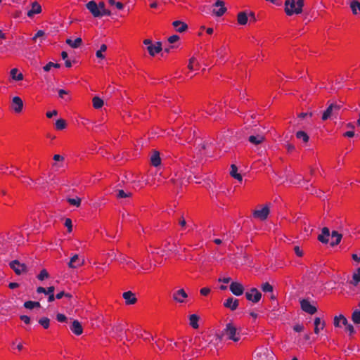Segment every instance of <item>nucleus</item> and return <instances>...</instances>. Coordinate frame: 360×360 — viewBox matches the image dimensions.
<instances>
[{"mask_svg":"<svg viewBox=\"0 0 360 360\" xmlns=\"http://www.w3.org/2000/svg\"><path fill=\"white\" fill-rule=\"evenodd\" d=\"M345 330L349 333V335H352L354 333H355L354 326L350 323L345 326Z\"/></svg>","mask_w":360,"mask_h":360,"instance_id":"09e8293b","label":"nucleus"},{"mask_svg":"<svg viewBox=\"0 0 360 360\" xmlns=\"http://www.w3.org/2000/svg\"><path fill=\"white\" fill-rule=\"evenodd\" d=\"M41 12V7L37 1H34L32 4V8L27 12V15L32 18L35 14L40 13Z\"/></svg>","mask_w":360,"mask_h":360,"instance_id":"a211bd4d","label":"nucleus"},{"mask_svg":"<svg viewBox=\"0 0 360 360\" xmlns=\"http://www.w3.org/2000/svg\"><path fill=\"white\" fill-rule=\"evenodd\" d=\"M179 39V37L178 35L174 34L168 38V41L170 44H173V43L176 42Z\"/></svg>","mask_w":360,"mask_h":360,"instance_id":"3c124183","label":"nucleus"},{"mask_svg":"<svg viewBox=\"0 0 360 360\" xmlns=\"http://www.w3.org/2000/svg\"><path fill=\"white\" fill-rule=\"evenodd\" d=\"M11 109L17 114L20 113L23 109V101L19 96H15L12 98Z\"/></svg>","mask_w":360,"mask_h":360,"instance_id":"423d86ee","label":"nucleus"},{"mask_svg":"<svg viewBox=\"0 0 360 360\" xmlns=\"http://www.w3.org/2000/svg\"><path fill=\"white\" fill-rule=\"evenodd\" d=\"M245 297L253 303H257L262 297V293L257 288H252L245 292Z\"/></svg>","mask_w":360,"mask_h":360,"instance_id":"39448f33","label":"nucleus"},{"mask_svg":"<svg viewBox=\"0 0 360 360\" xmlns=\"http://www.w3.org/2000/svg\"><path fill=\"white\" fill-rule=\"evenodd\" d=\"M122 297L125 300L126 305H132L135 304L137 302V298L136 297L135 294L131 291H127L122 294Z\"/></svg>","mask_w":360,"mask_h":360,"instance_id":"9b49d317","label":"nucleus"},{"mask_svg":"<svg viewBox=\"0 0 360 360\" xmlns=\"http://www.w3.org/2000/svg\"><path fill=\"white\" fill-rule=\"evenodd\" d=\"M261 288L265 292H273V286L268 282L262 283L261 285Z\"/></svg>","mask_w":360,"mask_h":360,"instance_id":"ea45409f","label":"nucleus"},{"mask_svg":"<svg viewBox=\"0 0 360 360\" xmlns=\"http://www.w3.org/2000/svg\"><path fill=\"white\" fill-rule=\"evenodd\" d=\"M56 129L57 130H63L66 128L67 123L66 121L63 119H59L56 122Z\"/></svg>","mask_w":360,"mask_h":360,"instance_id":"72a5a7b5","label":"nucleus"},{"mask_svg":"<svg viewBox=\"0 0 360 360\" xmlns=\"http://www.w3.org/2000/svg\"><path fill=\"white\" fill-rule=\"evenodd\" d=\"M231 168L230 175L234 179L241 181L243 177L240 174L238 173V167L235 165H231Z\"/></svg>","mask_w":360,"mask_h":360,"instance_id":"c85d7f7f","label":"nucleus"},{"mask_svg":"<svg viewBox=\"0 0 360 360\" xmlns=\"http://www.w3.org/2000/svg\"><path fill=\"white\" fill-rule=\"evenodd\" d=\"M340 321H341V319L339 318V316H335L334 321H333V324H334L335 327H341L340 323Z\"/></svg>","mask_w":360,"mask_h":360,"instance_id":"4d7b16f0","label":"nucleus"},{"mask_svg":"<svg viewBox=\"0 0 360 360\" xmlns=\"http://www.w3.org/2000/svg\"><path fill=\"white\" fill-rule=\"evenodd\" d=\"M92 102L93 106L96 109H99L103 105V101L97 96L93 98Z\"/></svg>","mask_w":360,"mask_h":360,"instance_id":"473e14b6","label":"nucleus"},{"mask_svg":"<svg viewBox=\"0 0 360 360\" xmlns=\"http://www.w3.org/2000/svg\"><path fill=\"white\" fill-rule=\"evenodd\" d=\"M10 75L12 79L15 81H21L24 78L23 75L19 72L17 68L12 69L10 72Z\"/></svg>","mask_w":360,"mask_h":360,"instance_id":"5701e85b","label":"nucleus"},{"mask_svg":"<svg viewBox=\"0 0 360 360\" xmlns=\"http://www.w3.org/2000/svg\"><path fill=\"white\" fill-rule=\"evenodd\" d=\"M211 292L210 288H202L200 289V292L203 296H207Z\"/></svg>","mask_w":360,"mask_h":360,"instance_id":"8fccbe9b","label":"nucleus"},{"mask_svg":"<svg viewBox=\"0 0 360 360\" xmlns=\"http://www.w3.org/2000/svg\"><path fill=\"white\" fill-rule=\"evenodd\" d=\"M58 115V111L54 110L53 111H49L46 112V115L48 118H52L53 116H55V115Z\"/></svg>","mask_w":360,"mask_h":360,"instance_id":"13d9d810","label":"nucleus"},{"mask_svg":"<svg viewBox=\"0 0 360 360\" xmlns=\"http://www.w3.org/2000/svg\"><path fill=\"white\" fill-rule=\"evenodd\" d=\"M264 139V137L262 135L250 136L248 138V141L254 145H258L263 143Z\"/></svg>","mask_w":360,"mask_h":360,"instance_id":"a878e982","label":"nucleus"},{"mask_svg":"<svg viewBox=\"0 0 360 360\" xmlns=\"http://www.w3.org/2000/svg\"><path fill=\"white\" fill-rule=\"evenodd\" d=\"M84 259H80L77 255H75L70 260L68 266L72 269H76L83 266Z\"/></svg>","mask_w":360,"mask_h":360,"instance_id":"ddd939ff","label":"nucleus"},{"mask_svg":"<svg viewBox=\"0 0 360 360\" xmlns=\"http://www.w3.org/2000/svg\"><path fill=\"white\" fill-rule=\"evenodd\" d=\"M195 62V58L194 57H192L189 60V63H188V68L190 70H193V64H194Z\"/></svg>","mask_w":360,"mask_h":360,"instance_id":"6e6d98bb","label":"nucleus"},{"mask_svg":"<svg viewBox=\"0 0 360 360\" xmlns=\"http://www.w3.org/2000/svg\"><path fill=\"white\" fill-rule=\"evenodd\" d=\"M339 318L341 319V321L343 326H346L349 324L347 319L343 315L340 314Z\"/></svg>","mask_w":360,"mask_h":360,"instance_id":"680f3d73","label":"nucleus"},{"mask_svg":"<svg viewBox=\"0 0 360 360\" xmlns=\"http://www.w3.org/2000/svg\"><path fill=\"white\" fill-rule=\"evenodd\" d=\"M24 307L28 309H34V301H27L24 303Z\"/></svg>","mask_w":360,"mask_h":360,"instance_id":"603ef678","label":"nucleus"},{"mask_svg":"<svg viewBox=\"0 0 360 360\" xmlns=\"http://www.w3.org/2000/svg\"><path fill=\"white\" fill-rule=\"evenodd\" d=\"M296 137L298 139H302L304 143L309 141V137L307 134L303 131H299L296 133Z\"/></svg>","mask_w":360,"mask_h":360,"instance_id":"f704fd0d","label":"nucleus"},{"mask_svg":"<svg viewBox=\"0 0 360 360\" xmlns=\"http://www.w3.org/2000/svg\"><path fill=\"white\" fill-rule=\"evenodd\" d=\"M147 50L151 56H155L156 53H160L162 50V43L157 42L155 44H150L147 46Z\"/></svg>","mask_w":360,"mask_h":360,"instance_id":"f3484780","label":"nucleus"},{"mask_svg":"<svg viewBox=\"0 0 360 360\" xmlns=\"http://www.w3.org/2000/svg\"><path fill=\"white\" fill-rule=\"evenodd\" d=\"M300 306L304 311L309 314H314L317 311L316 307L311 305L310 302L307 299H303L300 301Z\"/></svg>","mask_w":360,"mask_h":360,"instance_id":"6e6552de","label":"nucleus"},{"mask_svg":"<svg viewBox=\"0 0 360 360\" xmlns=\"http://www.w3.org/2000/svg\"><path fill=\"white\" fill-rule=\"evenodd\" d=\"M359 282H360V267L353 274L352 280L350 281V283L356 285Z\"/></svg>","mask_w":360,"mask_h":360,"instance_id":"2f4dec72","label":"nucleus"},{"mask_svg":"<svg viewBox=\"0 0 360 360\" xmlns=\"http://www.w3.org/2000/svg\"><path fill=\"white\" fill-rule=\"evenodd\" d=\"M294 251H295V253L298 257H302L303 256V251L300 248L299 246H295L294 247Z\"/></svg>","mask_w":360,"mask_h":360,"instance_id":"864d4df0","label":"nucleus"},{"mask_svg":"<svg viewBox=\"0 0 360 360\" xmlns=\"http://www.w3.org/2000/svg\"><path fill=\"white\" fill-rule=\"evenodd\" d=\"M343 136L345 137H353L354 136V131L353 130L345 132Z\"/></svg>","mask_w":360,"mask_h":360,"instance_id":"69168bd1","label":"nucleus"},{"mask_svg":"<svg viewBox=\"0 0 360 360\" xmlns=\"http://www.w3.org/2000/svg\"><path fill=\"white\" fill-rule=\"evenodd\" d=\"M239 304V301L233 297H229L224 303V306L226 308L230 309L231 311L236 310Z\"/></svg>","mask_w":360,"mask_h":360,"instance_id":"dca6fc26","label":"nucleus"},{"mask_svg":"<svg viewBox=\"0 0 360 360\" xmlns=\"http://www.w3.org/2000/svg\"><path fill=\"white\" fill-rule=\"evenodd\" d=\"M68 202L71 205L76 207H79L81 205V199L78 197L76 198H68L67 199Z\"/></svg>","mask_w":360,"mask_h":360,"instance_id":"4c0bfd02","label":"nucleus"},{"mask_svg":"<svg viewBox=\"0 0 360 360\" xmlns=\"http://www.w3.org/2000/svg\"><path fill=\"white\" fill-rule=\"evenodd\" d=\"M350 8L352 9V13L354 15H356L357 11L360 12V2L357 0H352L350 1Z\"/></svg>","mask_w":360,"mask_h":360,"instance_id":"c756f323","label":"nucleus"},{"mask_svg":"<svg viewBox=\"0 0 360 360\" xmlns=\"http://www.w3.org/2000/svg\"><path fill=\"white\" fill-rule=\"evenodd\" d=\"M39 323L44 328H49L50 326V319L47 317H42L39 320Z\"/></svg>","mask_w":360,"mask_h":360,"instance_id":"e433bc0d","label":"nucleus"},{"mask_svg":"<svg viewBox=\"0 0 360 360\" xmlns=\"http://www.w3.org/2000/svg\"><path fill=\"white\" fill-rule=\"evenodd\" d=\"M53 159L55 160V161H62L64 160V158L60 155H53Z\"/></svg>","mask_w":360,"mask_h":360,"instance_id":"338daca9","label":"nucleus"},{"mask_svg":"<svg viewBox=\"0 0 360 360\" xmlns=\"http://www.w3.org/2000/svg\"><path fill=\"white\" fill-rule=\"evenodd\" d=\"M293 329L296 332H302L304 330V326L302 325L297 324L293 327Z\"/></svg>","mask_w":360,"mask_h":360,"instance_id":"052dcab7","label":"nucleus"},{"mask_svg":"<svg viewBox=\"0 0 360 360\" xmlns=\"http://www.w3.org/2000/svg\"><path fill=\"white\" fill-rule=\"evenodd\" d=\"M231 291L237 296L243 295L244 292V288L243 285L238 282H232L230 285Z\"/></svg>","mask_w":360,"mask_h":360,"instance_id":"4468645a","label":"nucleus"},{"mask_svg":"<svg viewBox=\"0 0 360 360\" xmlns=\"http://www.w3.org/2000/svg\"><path fill=\"white\" fill-rule=\"evenodd\" d=\"M65 226L68 228V232H71L72 230V220L69 218H67L65 221Z\"/></svg>","mask_w":360,"mask_h":360,"instance_id":"a18cd8bd","label":"nucleus"},{"mask_svg":"<svg viewBox=\"0 0 360 360\" xmlns=\"http://www.w3.org/2000/svg\"><path fill=\"white\" fill-rule=\"evenodd\" d=\"M20 319L26 324H29L30 323V318L28 316L21 315Z\"/></svg>","mask_w":360,"mask_h":360,"instance_id":"5fc2aeb1","label":"nucleus"},{"mask_svg":"<svg viewBox=\"0 0 360 360\" xmlns=\"http://www.w3.org/2000/svg\"><path fill=\"white\" fill-rule=\"evenodd\" d=\"M330 236L329 229L327 227H323L322 229V233L319 235L318 240L323 243H328V237Z\"/></svg>","mask_w":360,"mask_h":360,"instance_id":"aec40b11","label":"nucleus"},{"mask_svg":"<svg viewBox=\"0 0 360 360\" xmlns=\"http://www.w3.org/2000/svg\"><path fill=\"white\" fill-rule=\"evenodd\" d=\"M131 195V193H126L123 190H119L118 193L117 194V198H123L129 197Z\"/></svg>","mask_w":360,"mask_h":360,"instance_id":"37998d69","label":"nucleus"},{"mask_svg":"<svg viewBox=\"0 0 360 360\" xmlns=\"http://www.w3.org/2000/svg\"><path fill=\"white\" fill-rule=\"evenodd\" d=\"M304 0H286L285 2V12L288 15L300 14L302 12Z\"/></svg>","mask_w":360,"mask_h":360,"instance_id":"f03ea898","label":"nucleus"},{"mask_svg":"<svg viewBox=\"0 0 360 360\" xmlns=\"http://www.w3.org/2000/svg\"><path fill=\"white\" fill-rule=\"evenodd\" d=\"M286 148L288 153H292L295 150V148L292 144H288Z\"/></svg>","mask_w":360,"mask_h":360,"instance_id":"774afa93","label":"nucleus"},{"mask_svg":"<svg viewBox=\"0 0 360 360\" xmlns=\"http://www.w3.org/2000/svg\"><path fill=\"white\" fill-rule=\"evenodd\" d=\"M352 319L356 324H360V310L356 309L352 314Z\"/></svg>","mask_w":360,"mask_h":360,"instance_id":"c9c22d12","label":"nucleus"},{"mask_svg":"<svg viewBox=\"0 0 360 360\" xmlns=\"http://www.w3.org/2000/svg\"><path fill=\"white\" fill-rule=\"evenodd\" d=\"M217 108H218V107L217 106V105H213V104L210 103L206 109V112L208 114L211 115V114L214 113L215 111H217Z\"/></svg>","mask_w":360,"mask_h":360,"instance_id":"79ce46f5","label":"nucleus"},{"mask_svg":"<svg viewBox=\"0 0 360 360\" xmlns=\"http://www.w3.org/2000/svg\"><path fill=\"white\" fill-rule=\"evenodd\" d=\"M188 294L184 289H179L172 294V299L178 303H185Z\"/></svg>","mask_w":360,"mask_h":360,"instance_id":"1a4fd4ad","label":"nucleus"},{"mask_svg":"<svg viewBox=\"0 0 360 360\" xmlns=\"http://www.w3.org/2000/svg\"><path fill=\"white\" fill-rule=\"evenodd\" d=\"M151 165L158 167L161 164V158L158 151H154L150 158Z\"/></svg>","mask_w":360,"mask_h":360,"instance_id":"b1692460","label":"nucleus"},{"mask_svg":"<svg viewBox=\"0 0 360 360\" xmlns=\"http://www.w3.org/2000/svg\"><path fill=\"white\" fill-rule=\"evenodd\" d=\"M56 319L58 322H60V323H65V322H67V321H68V318L66 317V316L63 314H60V313L57 314Z\"/></svg>","mask_w":360,"mask_h":360,"instance_id":"c03bdc74","label":"nucleus"},{"mask_svg":"<svg viewBox=\"0 0 360 360\" xmlns=\"http://www.w3.org/2000/svg\"><path fill=\"white\" fill-rule=\"evenodd\" d=\"M70 330L77 335H79L83 332L82 324L77 321L75 320L70 326Z\"/></svg>","mask_w":360,"mask_h":360,"instance_id":"6ab92c4d","label":"nucleus"},{"mask_svg":"<svg viewBox=\"0 0 360 360\" xmlns=\"http://www.w3.org/2000/svg\"><path fill=\"white\" fill-rule=\"evenodd\" d=\"M60 64L59 63H54L53 62H49L48 63L44 68V70L46 71V72H48L51 70V68L54 67L56 68H60Z\"/></svg>","mask_w":360,"mask_h":360,"instance_id":"58836bf2","label":"nucleus"},{"mask_svg":"<svg viewBox=\"0 0 360 360\" xmlns=\"http://www.w3.org/2000/svg\"><path fill=\"white\" fill-rule=\"evenodd\" d=\"M270 210L268 205H266L262 210H256L253 212V217L264 221L267 219Z\"/></svg>","mask_w":360,"mask_h":360,"instance_id":"0eeeda50","label":"nucleus"},{"mask_svg":"<svg viewBox=\"0 0 360 360\" xmlns=\"http://www.w3.org/2000/svg\"><path fill=\"white\" fill-rule=\"evenodd\" d=\"M255 360H274V354L265 349L256 354Z\"/></svg>","mask_w":360,"mask_h":360,"instance_id":"2eb2a0df","label":"nucleus"},{"mask_svg":"<svg viewBox=\"0 0 360 360\" xmlns=\"http://www.w3.org/2000/svg\"><path fill=\"white\" fill-rule=\"evenodd\" d=\"M342 108V105H338L337 103H331L327 109L323 112L322 115V120L326 121L330 118L332 116L336 117L338 115V112Z\"/></svg>","mask_w":360,"mask_h":360,"instance_id":"7ed1b4c3","label":"nucleus"},{"mask_svg":"<svg viewBox=\"0 0 360 360\" xmlns=\"http://www.w3.org/2000/svg\"><path fill=\"white\" fill-rule=\"evenodd\" d=\"M225 3L224 1H221V0H217L214 4V7H219V8H214L213 9V13L218 16V17H221L222 16L226 11V8L225 7Z\"/></svg>","mask_w":360,"mask_h":360,"instance_id":"9d476101","label":"nucleus"},{"mask_svg":"<svg viewBox=\"0 0 360 360\" xmlns=\"http://www.w3.org/2000/svg\"><path fill=\"white\" fill-rule=\"evenodd\" d=\"M200 319V316L196 314H191L189 316V324L194 329H198L199 328L198 321Z\"/></svg>","mask_w":360,"mask_h":360,"instance_id":"393cba45","label":"nucleus"},{"mask_svg":"<svg viewBox=\"0 0 360 360\" xmlns=\"http://www.w3.org/2000/svg\"><path fill=\"white\" fill-rule=\"evenodd\" d=\"M226 48L224 46H221L220 49L217 50V54L218 56L220 57V58H224V54L225 53Z\"/></svg>","mask_w":360,"mask_h":360,"instance_id":"de8ad7c7","label":"nucleus"},{"mask_svg":"<svg viewBox=\"0 0 360 360\" xmlns=\"http://www.w3.org/2000/svg\"><path fill=\"white\" fill-rule=\"evenodd\" d=\"M172 25L179 32H184L188 29V25L185 22L179 20L174 21Z\"/></svg>","mask_w":360,"mask_h":360,"instance_id":"4be33fe9","label":"nucleus"},{"mask_svg":"<svg viewBox=\"0 0 360 360\" xmlns=\"http://www.w3.org/2000/svg\"><path fill=\"white\" fill-rule=\"evenodd\" d=\"M332 238H335V240H333L330 243L331 246H335L338 245L340 243V240L342 238V234L339 233L337 231H333L331 233Z\"/></svg>","mask_w":360,"mask_h":360,"instance_id":"bb28decb","label":"nucleus"},{"mask_svg":"<svg viewBox=\"0 0 360 360\" xmlns=\"http://www.w3.org/2000/svg\"><path fill=\"white\" fill-rule=\"evenodd\" d=\"M65 42L72 48L76 49L82 44V39L80 37L77 38L75 41H72L70 39H66Z\"/></svg>","mask_w":360,"mask_h":360,"instance_id":"cd10ccee","label":"nucleus"},{"mask_svg":"<svg viewBox=\"0 0 360 360\" xmlns=\"http://www.w3.org/2000/svg\"><path fill=\"white\" fill-rule=\"evenodd\" d=\"M178 224L181 226L182 229H186L187 224L186 221L185 220L183 216L178 219Z\"/></svg>","mask_w":360,"mask_h":360,"instance_id":"49530a36","label":"nucleus"},{"mask_svg":"<svg viewBox=\"0 0 360 360\" xmlns=\"http://www.w3.org/2000/svg\"><path fill=\"white\" fill-rule=\"evenodd\" d=\"M159 248H153L151 247L148 249V252L151 254H159Z\"/></svg>","mask_w":360,"mask_h":360,"instance_id":"0e129e2a","label":"nucleus"},{"mask_svg":"<svg viewBox=\"0 0 360 360\" xmlns=\"http://www.w3.org/2000/svg\"><path fill=\"white\" fill-rule=\"evenodd\" d=\"M101 13L102 14V16H103V15L109 16L111 15L110 11L108 9H106V8H103V10H101Z\"/></svg>","mask_w":360,"mask_h":360,"instance_id":"e2e57ef3","label":"nucleus"},{"mask_svg":"<svg viewBox=\"0 0 360 360\" xmlns=\"http://www.w3.org/2000/svg\"><path fill=\"white\" fill-rule=\"evenodd\" d=\"M44 34H45V32L44 31L39 30L37 32V34H35V36L33 37L32 40L35 41L37 38L43 37V36H44Z\"/></svg>","mask_w":360,"mask_h":360,"instance_id":"bf43d9fd","label":"nucleus"},{"mask_svg":"<svg viewBox=\"0 0 360 360\" xmlns=\"http://www.w3.org/2000/svg\"><path fill=\"white\" fill-rule=\"evenodd\" d=\"M10 267L17 275L27 272V267L25 264L20 263L18 260H13L9 264Z\"/></svg>","mask_w":360,"mask_h":360,"instance_id":"20e7f679","label":"nucleus"},{"mask_svg":"<svg viewBox=\"0 0 360 360\" xmlns=\"http://www.w3.org/2000/svg\"><path fill=\"white\" fill-rule=\"evenodd\" d=\"M49 277V274L46 269H42L40 273L37 275V278L40 281H43L45 278H48Z\"/></svg>","mask_w":360,"mask_h":360,"instance_id":"a19ab883","label":"nucleus"},{"mask_svg":"<svg viewBox=\"0 0 360 360\" xmlns=\"http://www.w3.org/2000/svg\"><path fill=\"white\" fill-rule=\"evenodd\" d=\"M320 325H321V328L323 329V328L325 327V325H326L325 321L321 322L320 318H318V317L315 318V319H314V326H315L314 327V333L316 334L319 333V327H320Z\"/></svg>","mask_w":360,"mask_h":360,"instance_id":"7c9ffc66","label":"nucleus"},{"mask_svg":"<svg viewBox=\"0 0 360 360\" xmlns=\"http://www.w3.org/2000/svg\"><path fill=\"white\" fill-rule=\"evenodd\" d=\"M248 15L245 11L239 12L237 15V22L240 25H245L248 23Z\"/></svg>","mask_w":360,"mask_h":360,"instance_id":"412c9836","label":"nucleus"},{"mask_svg":"<svg viewBox=\"0 0 360 360\" xmlns=\"http://www.w3.org/2000/svg\"><path fill=\"white\" fill-rule=\"evenodd\" d=\"M225 336L226 340H232L235 343H238L241 340L240 329L238 328L232 322L226 323L225 328L219 336V339Z\"/></svg>","mask_w":360,"mask_h":360,"instance_id":"f257e3e1","label":"nucleus"},{"mask_svg":"<svg viewBox=\"0 0 360 360\" xmlns=\"http://www.w3.org/2000/svg\"><path fill=\"white\" fill-rule=\"evenodd\" d=\"M86 8L89 10L94 17H102L101 9L94 1H91L86 4Z\"/></svg>","mask_w":360,"mask_h":360,"instance_id":"f8f14e48","label":"nucleus"}]
</instances>
